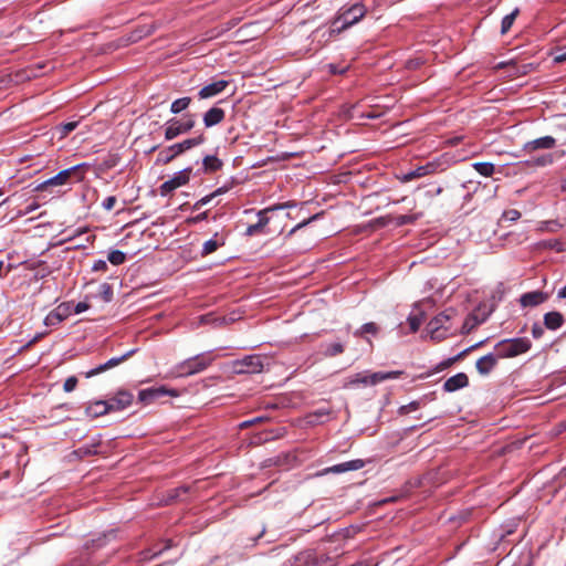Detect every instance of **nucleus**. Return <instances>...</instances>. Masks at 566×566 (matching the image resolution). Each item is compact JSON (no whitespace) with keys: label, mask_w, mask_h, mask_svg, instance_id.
Returning <instances> with one entry per match:
<instances>
[{"label":"nucleus","mask_w":566,"mask_h":566,"mask_svg":"<svg viewBox=\"0 0 566 566\" xmlns=\"http://www.w3.org/2000/svg\"><path fill=\"white\" fill-rule=\"evenodd\" d=\"M165 395L177 396V392L165 386L146 388L139 391L138 399L144 403H150Z\"/></svg>","instance_id":"11"},{"label":"nucleus","mask_w":566,"mask_h":566,"mask_svg":"<svg viewBox=\"0 0 566 566\" xmlns=\"http://www.w3.org/2000/svg\"><path fill=\"white\" fill-rule=\"evenodd\" d=\"M469 385V378L467 374L459 373L450 378H448L443 384V389L448 392H453L455 390L462 389Z\"/></svg>","instance_id":"16"},{"label":"nucleus","mask_w":566,"mask_h":566,"mask_svg":"<svg viewBox=\"0 0 566 566\" xmlns=\"http://www.w3.org/2000/svg\"><path fill=\"white\" fill-rule=\"evenodd\" d=\"M565 60H566V54H560V55L555 56L556 62H563Z\"/></svg>","instance_id":"57"},{"label":"nucleus","mask_w":566,"mask_h":566,"mask_svg":"<svg viewBox=\"0 0 566 566\" xmlns=\"http://www.w3.org/2000/svg\"><path fill=\"white\" fill-rule=\"evenodd\" d=\"M207 217V213L203 212L202 214H200L199 217H197L198 220H201V219H205Z\"/></svg>","instance_id":"60"},{"label":"nucleus","mask_w":566,"mask_h":566,"mask_svg":"<svg viewBox=\"0 0 566 566\" xmlns=\"http://www.w3.org/2000/svg\"><path fill=\"white\" fill-rule=\"evenodd\" d=\"M473 168L482 176L490 177L494 174L495 167L491 163H475Z\"/></svg>","instance_id":"31"},{"label":"nucleus","mask_w":566,"mask_h":566,"mask_svg":"<svg viewBox=\"0 0 566 566\" xmlns=\"http://www.w3.org/2000/svg\"><path fill=\"white\" fill-rule=\"evenodd\" d=\"M214 357L208 355V354H201L197 355L195 357H191L182 363H180L176 367V374L177 376H190L195 375L197 373H200L205 370L208 366L211 365Z\"/></svg>","instance_id":"3"},{"label":"nucleus","mask_w":566,"mask_h":566,"mask_svg":"<svg viewBox=\"0 0 566 566\" xmlns=\"http://www.w3.org/2000/svg\"><path fill=\"white\" fill-rule=\"evenodd\" d=\"M363 467H364L363 460H359V459L352 460V461H347L344 463H339V464L326 468L321 472V475H325L328 473L339 474V473H344L347 471H356V470L361 469Z\"/></svg>","instance_id":"14"},{"label":"nucleus","mask_w":566,"mask_h":566,"mask_svg":"<svg viewBox=\"0 0 566 566\" xmlns=\"http://www.w3.org/2000/svg\"><path fill=\"white\" fill-rule=\"evenodd\" d=\"M319 214H314L312 216L311 218H308L307 220H304L302 222H300L298 224H296L292 230H290V232L287 233V237L294 234L297 230L302 229L303 227L307 226L310 222H312L313 220H316L318 219Z\"/></svg>","instance_id":"41"},{"label":"nucleus","mask_w":566,"mask_h":566,"mask_svg":"<svg viewBox=\"0 0 566 566\" xmlns=\"http://www.w3.org/2000/svg\"><path fill=\"white\" fill-rule=\"evenodd\" d=\"M133 395L129 391L120 390L114 397L107 400L109 411H120L129 407L133 402Z\"/></svg>","instance_id":"13"},{"label":"nucleus","mask_w":566,"mask_h":566,"mask_svg":"<svg viewBox=\"0 0 566 566\" xmlns=\"http://www.w3.org/2000/svg\"><path fill=\"white\" fill-rule=\"evenodd\" d=\"M546 298L547 295L542 291H533L523 294L520 298V302L523 307H532L544 303Z\"/></svg>","instance_id":"19"},{"label":"nucleus","mask_w":566,"mask_h":566,"mask_svg":"<svg viewBox=\"0 0 566 566\" xmlns=\"http://www.w3.org/2000/svg\"><path fill=\"white\" fill-rule=\"evenodd\" d=\"M444 169L443 163L440 160H433L429 161L423 166H420L408 174L403 175L402 181H410L416 178H421L428 175L437 174L439 171H442Z\"/></svg>","instance_id":"8"},{"label":"nucleus","mask_w":566,"mask_h":566,"mask_svg":"<svg viewBox=\"0 0 566 566\" xmlns=\"http://www.w3.org/2000/svg\"><path fill=\"white\" fill-rule=\"evenodd\" d=\"M479 322L475 321L473 317H468L463 324V328L469 332L471 328H473Z\"/></svg>","instance_id":"50"},{"label":"nucleus","mask_w":566,"mask_h":566,"mask_svg":"<svg viewBox=\"0 0 566 566\" xmlns=\"http://www.w3.org/2000/svg\"><path fill=\"white\" fill-rule=\"evenodd\" d=\"M72 313V306L70 303H62L56 306L53 311H51L45 319L44 324L46 326H56L64 319H66Z\"/></svg>","instance_id":"10"},{"label":"nucleus","mask_w":566,"mask_h":566,"mask_svg":"<svg viewBox=\"0 0 566 566\" xmlns=\"http://www.w3.org/2000/svg\"><path fill=\"white\" fill-rule=\"evenodd\" d=\"M419 407H420V402L419 401H411L408 405L401 406L400 409H399V412L401 415H406V413H409L411 411L417 410Z\"/></svg>","instance_id":"43"},{"label":"nucleus","mask_w":566,"mask_h":566,"mask_svg":"<svg viewBox=\"0 0 566 566\" xmlns=\"http://www.w3.org/2000/svg\"><path fill=\"white\" fill-rule=\"evenodd\" d=\"M327 416L326 411H316L314 413L308 415L307 419L310 423H315L319 417Z\"/></svg>","instance_id":"48"},{"label":"nucleus","mask_w":566,"mask_h":566,"mask_svg":"<svg viewBox=\"0 0 566 566\" xmlns=\"http://www.w3.org/2000/svg\"><path fill=\"white\" fill-rule=\"evenodd\" d=\"M285 208H287V203H277V205L268 207V208L263 209L262 211H264V214H265L270 211L281 210V209H285Z\"/></svg>","instance_id":"53"},{"label":"nucleus","mask_w":566,"mask_h":566,"mask_svg":"<svg viewBox=\"0 0 566 566\" xmlns=\"http://www.w3.org/2000/svg\"><path fill=\"white\" fill-rule=\"evenodd\" d=\"M205 140V137L202 135L198 136V137H195V138H189V139H186L181 143H177V146L179 147L181 154L195 146H198L200 144H202Z\"/></svg>","instance_id":"29"},{"label":"nucleus","mask_w":566,"mask_h":566,"mask_svg":"<svg viewBox=\"0 0 566 566\" xmlns=\"http://www.w3.org/2000/svg\"><path fill=\"white\" fill-rule=\"evenodd\" d=\"M43 66L42 65H38L36 67H30L25 71H23V74L21 75V78L22 80H30L32 77H36V76H40L42 73L40 72V70L42 69Z\"/></svg>","instance_id":"36"},{"label":"nucleus","mask_w":566,"mask_h":566,"mask_svg":"<svg viewBox=\"0 0 566 566\" xmlns=\"http://www.w3.org/2000/svg\"><path fill=\"white\" fill-rule=\"evenodd\" d=\"M365 14V7L360 3H356L346 11H344L342 14H339L338 18L334 20V24H338L339 22H342L340 29H343L344 31L345 29L360 21Z\"/></svg>","instance_id":"5"},{"label":"nucleus","mask_w":566,"mask_h":566,"mask_svg":"<svg viewBox=\"0 0 566 566\" xmlns=\"http://www.w3.org/2000/svg\"><path fill=\"white\" fill-rule=\"evenodd\" d=\"M116 203V197L114 196H111V197H107L104 201H103V208L105 210H112L114 208Z\"/></svg>","instance_id":"47"},{"label":"nucleus","mask_w":566,"mask_h":566,"mask_svg":"<svg viewBox=\"0 0 566 566\" xmlns=\"http://www.w3.org/2000/svg\"><path fill=\"white\" fill-rule=\"evenodd\" d=\"M219 243L214 239H210L203 243L201 255L206 256L217 251Z\"/></svg>","instance_id":"34"},{"label":"nucleus","mask_w":566,"mask_h":566,"mask_svg":"<svg viewBox=\"0 0 566 566\" xmlns=\"http://www.w3.org/2000/svg\"><path fill=\"white\" fill-rule=\"evenodd\" d=\"M532 344L526 337L505 339L496 344L495 349L500 357L510 358L530 350Z\"/></svg>","instance_id":"2"},{"label":"nucleus","mask_w":566,"mask_h":566,"mask_svg":"<svg viewBox=\"0 0 566 566\" xmlns=\"http://www.w3.org/2000/svg\"><path fill=\"white\" fill-rule=\"evenodd\" d=\"M88 308H90V305H88L87 303H85V302H80V303H77V304L75 305V307H74V313H75V314H80V313L85 312V311H86V310H88Z\"/></svg>","instance_id":"52"},{"label":"nucleus","mask_w":566,"mask_h":566,"mask_svg":"<svg viewBox=\"0 0 566 566\" xmlns=\"http://www.w3.org/2000/svg\"><path fill=\"white\" fill-rule=\"evenodd\" d=\"M502 218L509 221H516L521 218V212L515 209L506 210Z\"/></svg>","instance_id":"44"},{"label":"nucleus","mask_w":566,"mask_h":566,"mask_svg":"<svg viewBox=\"0 0 566 566\" xmlns=\"http://www.w3.org/2000/svg\"><path fill=\"white\" fill-rule=\"evenodd\" d=\"M533 335H534L535 337H537V336L539 335V334H538V331H536V329L534 328V329H533Z\"/></svg>","instance_id":"61"},{"label":"nucleus","mask_w":566,"mask_h":566,"mask_svg":"<svg viewBox=\"0 0 566 566\" xmlns=\"http://www.w3.org/2000/svg\"><path fill=\"white\" fill-rule=\"evenodd\" d=\"M99 290H101V295H102L103 300L105 302H109L112 300V296H113L112 286L109 284H107V283H103L99 286Z\"/></svg>","instance_id":"39"},{"label":"nucleus","mask_w":566,"mask_h":566,"mask_svg":"<svg viewBox=\"0 0 566 566\" xmlns=\"http://www.w3.org/2000/svg\"><path fill=\"white\" fill-rule=\"evenodd\" d=\"M343 31L340 29V25L332 23V27L329 29H316L313 32V39H317L321 46L326 44L335 34H338Z\"/></svg>","instance_id":"17"},{"label":"nucleus","mask_w":566,"mask_h":566,"mask_svg":"<svg viewBox=\"0 0 566 566\" xmlns=\"http://www.w3.org/2000/svg\"><path fill=\"white\" fill-rule=\"evenodd\" d=\"M260 421H262V418H255V419H253V420H250V421H245V422H243V423L241 424V427H248V426H250V424H253V423H256V422H260Z\"/></svg>","instance_id":"54"},{"label":"nucleus","mask_w":566,"mask_h":566,"mask_svg":"<svg viewBox=\"0 0 566 566\" xmlns=\"http://www.w3.org/2000/svg\"><path fill=\"white\" fill-rule=\"evenodd\" d=\"M560 189H562L563 191H566V178L562 180Z\"/></svg>","instance_id":"58"},{"label":"nucleus","mask_w":566,"mask_h":566,"mask_svg":"<svg viewBox=\"0 0 566 566\" xmlns=\"http://www.w3.org/2000/svg\"><path fill=\"white\" fill-rule=\"evenodd\" d=\"M111 412L109 411V408H108V403H107V400H97V401H94V402H91L87 407H86V413L90 416V417H101L103 415H106Z\"/></svg>","instance_id":"23"},{"label":"nucleus","mask_w":566,"mask_h":566,"mask_svg":"<svg viewBox=\"0 0 566 566\" xmlns=\"http://www.w3.org/2000/svg\"><path fill=\"white\" fill-rule=\"evenodd\" d=\"M549 224H552V226H557V223H556V222H554V221H551V222H549Z\"/></svg>","instance_id":"63"},{"label":"nucleus","mask_w":566,"mask_h":566,"mask_svg":"<svg viewBox=\"0 0 566 566\" xmlns=\"http://www.w3.org/2000/svg\"><path fill=\"white\" fill-rule=\"evenodd\" d=\"M107 260L114 265H120L125 262L126 256L119 250H113L108 253Z\"/></svg>","instance_id":"33"},{"label":"nucleus","mask_w":566,"mask_h":566,"mask_svg":"<svg viewBox=\"0 0 566 566\" xmlns=\"http://www.w3.org/2000/svg\"><path fill=\"white\" fill-rule=\"evenodd\" d=\"M76 126H77L76 122H69V123L63 124L61 126L62 136H66L67 134L73 132L76 128Z\"/></svg>","instance_id":"46"},{"label":"nucleus","mask_w":566,"mask_h":566,"mask_svg":"<svg viewBox=\"0 0 566 566\" xmlns=\"http://www.w3.org/2000/svg\"><path fill=\"white\" fill-rule=\"evenodd\" d=\"M3 268H4V264L2 261H0V277L3 276Z\"/></svg>","instance_id":"59"},{"label":"nucleus","mask_w":566,"mask_h":566,"mask_svg":"<svg viewBox=\"0 0 566 566\" xmlns=\"http://www.w3.org/2000/svg\"><path fill=\"white\" fill-rule=\"evenodd\" d=\"M286 203H287V208H291L294 206L292 202H286Z\"/></svg>","instance_id":"62"},{"label":"nucleus","mask_w":566,"mask_h":566,"mask_svg":"<svg viewBox=\"0 0 566 566\" xmlns=\"http://www.w3.org/2000/svg\"><path fill=\"white\" fill-rule=\"evenodd\" d=\"M329 72L332 74H343L346 72V70L348 69V66H344V67H338L337 65L335 64H329Z\"/></svg>","instance_id":"51"},{"label":"nucleus","mask_w":566,"mask_h":566,"mask_svg":"<svg viewBox=\"0 0 566 566\" xmlns=\"http://www.w3.org/2000/svg\"><path fill=\"white\" fill-rule=\"evenodd\" d=\"M419 218V214H411V216H398L396 218V224L397 226H403L408 223H413Z\"/></svg>","instance_id":"38"},{"label":"nucleus","mask_w":566,"mask_h":566,"mask_svg":"<svg viewBox=\"0 0 566 566\" xmlns=\"http://www.w3.org/2000/svg\"><path fill=\"white\" fill-rule=\"evenodd\" d=\"M231 369L235 374H255L263 369V358L260 355H249L231 363Z\"/></svg>","instance_id":"4"},{"label":"nucleus","mask_w":566,"mask_h":566,"mask_svg":"<svg viewBox=\"0 0 566 566\" xmlns=\"http://www.w3.org/2000/svg\"><path fill=\"white\" fill-rule=\"evenodd\" d=\"M129 354L127 355H124L122 357H118V358H111L109 360H107L105 364H102L99 366H97L96 368H93L91 370H88L87 373H85V377L86 378H92L101 373H104L117 365H119L122 361H124L127 357H128Z\"/></svg>","instance_id":"20"},{"label":"nucleus","mask_w":566,"mask_h":566,"mask_svg":"<svg viewBox=\"0 0 566 566\" xmlns=\"http://www.w3.org/2000/svg\"><path fill=\"white\" fill-rule=\"evenodd\" d=\"M344 352V347L340 343H333L326 346L324 354L326 356H336L338 354H342Z\"/></svg>","instance_id":"35"},{"label":"nucleus","mask_w":566,"mask_h":566,"mask_svg":"<svg viewBox=\"0 0 566 566\" xmlns=\"http://www.w3.org/2000/svg\"><path fill=\"white\" fill-rule=\"evenodd\" d=\"M190 102H191L190 97H181V98L176 99L171 104V107H170L171 113H174V114L180 113L181 111L186 109L189 106Z\"/></svg>","instance_id":"32"},{"label":"nucleus","mask_w":566,"mask_h":566,"mask_svg":"<svg viewBox=\"0 0 566 566\" xmlns=\"http://www.w3.org/2000/svg\"><path fill=\"white\" fill-rule=\"evenodd\" d=\"M378 332V326L375 323H366L361 326L359 331L355 332V335L360 334H376Z\"/></svg>","instance_id":"37"},{"label":"nucleus","mask_w":566,"mask_h":566,"mask_svg":"<svg viewBox=\"0 0 566 566\" xmlns=\"http://www.w3.org/2000/svg\"><path fill=\"white\" fill-rule=\"evenodd\" d=\"M206 172H214L222 167V161L216 156H206L202 160Z\"/></svg>","instance_id":"27"},{"label":"nucleus","mask_w":566,"mask_h":566,"mask_svg":"<svg viewBox=\"0 0 566 566\" xmlns=\"http://www.w3.org/2000/svg\"><path fill=\"white\" fill-rule=\"evenodd\" d=\"M228 85L229 82L224 80H220L211 84H208L199 91V97L203 99L216 96L223 92Z\"/></svg>","instance_id":"18"},{"label":"nucleus","mask_w":566,"mask_h":566,"mask_svg":"<svg viewBox=\"0 0 566 566\" xmlns=\"http://www.w3.org/2000/svg\"><path fill=\"white\" fill-rule=\"evenodd\" d=\"M557 296H558L559 298H566V285H565L563 289H560V290L558 291Z\"/></svg>","instance_id":"56"},{"label":"nucleus","mask_w":566,"mask_h":566,"mask_svg":"<svg viewBox=\"0 0 566 566\" xmlns=\"http://www.w3.org/2000/svg\"><path fill=\"white\" fill-rule=\"evenodd\" d=\"M408 322H409V325H410V329L411 332H417L419 329V327L421 326L422 324V318L420 316H409L408 318Z\"/></svg>","instance_id":"42"},{"label":"nucleus","mask_w":566,"mask_h":566,"mask_svg":"<svg viewBox=\"0 0 566 566\" xmlns=\"http://www.w3.org/2000/svg\"><path fill=\"white\" fill-rule=\"evenodd\" d=\"M80 166H74L69 169H64L60 171L57 175H55L52 178H49L48 180L39 184L34 189L36 191H43L48 189L49 187H57L63 186L67 184L73 175L77 171Z\"/></svg>","instance_id":"9"},{"label":"nucleus","mask_w":566,"mask_h":566,"mask_svg":"<svg viewBox=\"0 0 566 566\" xmlns=\"http://www.w3.org/2000/svg\"><path fill=\"white\" fill-rule=\"evenodd\" d=\"M222 192V189H218L217 191H214L213 193L209 195V196H206L203 198H201L196 205H195V209H199L200 207H202L203 205H207L213 197H216L217 195L221 193Z\"/></svg>","instance_id":"45"},{"label":"nucleus","mask_w":566,"mask_h":566,"mask_svg":"<svg viewBox=\"0 0 566 566\" xmlns=\"http://www.w3.org/2000/svg\"><path fill=\"white\" fill-rule=\"evenodd\" d=\"M224 111L219 107H212L210 108L205 115H203V123L206 127H212L214 125H218L224 119Z\"/></svg>","instance_id":"21"},{"label":"nucleus","mask_w":566,"mask_h":566,"mask_svg":"<svg viewBox=\"0 0 566 566\" xmlns=\"http://www.w3.org/2000/svg\"><path fill=\"white\" fill-rule=\"evenodd\" d=\"M554 163V156L552 154H545L539 157L533 158L532 160H528L527 164L530 166H536V167H545L548 165H552Z\"/></svg>","instance_id":"30"},{"label":"nucleus","mask_w":566,"mask_h":566,"mask_svg":"<svg viewBox=\"0 0 566 566\" xmlns=\"http://www.w3.org/2000/svg\"><path fill=\"white\" fill-rule=\"evenodd\" d=\"M107 263L104 260H98L93 264V271H106Z\"/></svg>","instance_id":"49"},{"label":"nucleus","mask_w":566,"mask_h":566,"mask_svg":"<svg viewBox=\"0 0 566 566\" xmlns=\"http://www.w3.org/2000/svg\"><path fill=\"white\" fill-rule=\"evenodd\" d=\"M518 12H520L518 9H515L513 12H511L510 14L505 15L502 19V23H501V33L502 34H505L510 31L516 17L518 15Z\"/></svg>","instance_id":"28"},{"label":"nucleus","mask_w":566,"mask_h":566,"mask_svg":"<svg viewBox=\"0 0 566 566\" xmlns=\"http://www.w3.org/2000/svg\"><path fill=\"white\" fill-rule=\"evenodd\" d=\"M556 140L552 136H544L531 142H527L523 149L526 153H532L537 149H551L555 146Z\"/></svg>","instance_id":"15"},{"label":"nucleus","mask_w":566,"mask_h":566,"mask_svg":"<svg viewBox=\"0 0 566 566\" xmlns=\"http://www.w3.org/2000/svg\"><path fill=\"white\" fill-rule=\"evenodd\" d=\"M449 319L450 317L447 314L441 313L428 323L427 332L430 334L432 339L441 340L447 337V334L451 328L450 325H448Z\"/></svg>","instance_id":"6"},{"label":"nucleus","mask_w":566,"mask_h":566,"mask_svg":"<svg viewBox=\"0 0 566 566\" xmlns=\"http://www.w3.org/2000/svg\"><path fill=\"white\" fill-rule=\"evenodd\" d=\"M180 154H181V151H180L179 147L177 146V144H174V145L163 149L161 151H159V154L157 156V163L161 164V165H167L168 163H170L172 159H175Z\"/></svg>","instance_id":"22"},{"label":"nucleus","mask_w":566,"mask_h":566,"mask_svg":"<svg viewBox=\"0 0 566 566\" xmlns=\"http://www.w3.org/2000/svg\"><path fill=\"white\" fill-rule=\"evenodd\" d=\"M77 385V378L75 376L69 377L63 385V389L66 392H71L76 388Z\"/></svg>","instance_id":"40"},{"label":"nucleus","mask_w":566,"mask_h":566,"mask_svg":"<svg viewBox=\"0 0 566 566\" xmlns=\"http://www.w3.org/2000/svg\"><path fill=\"white\" fill-rule=\"evenodd\" d=\"M191 168L176 172L169 180L160 186V195L167 196L179 187L187 185L190 180Z\"/></svg>","instance_id":"7"},{"label":"nucleus","mask_w":566,"mask_h":566,"mask_svg":"<svg viewBox=\"0 0 566 566\" xmlns=\"http://www.w3.org/2000/svg\"><path fill=\"white\" fill-rule=\"evenodd\" d=\"M402 375V371H377V373H358L353 376L346 378L344 382V388H356V387H367L375 386L381 381L388 379H397Z\"/></svg>","instance_id":"1"},{"label":"nucleus","mask_w":566,"mask_h":566,"mask_svg":"<svg viewBox=\"0 0 566 566\" xmlns=\"http://www.w3.org/2000/svg\"><path fill=\"white\" fill-rule=\"evenodd\" d=\"M195 126V120L192 118L187 119L186 122L171 120L165 130V138L167 140H171L179 136L180 134L189 132Z\"/></svg>","instance_id":"12"},{"label":"nucleus","mask_w":566,"mask_h":566,"mask_svg":"<svg viewBox=\"0 0 566 566\" xmlns=\"http://www.w3.org/2000/svg\"><path fill=\"white\" fill-rule=\"evenodd\" d=\"M564 323V317L559 312H549L544 316V324L548 329L555 331Z\"/></svg>","instance_id":"26"},{"label":"nucleus","mask_w":566,"mask_h":566,"mask_svg":"<svg viewBox=\"0 0 566 566\" xmlns=\"http://www.w3.org/2000/svg\"><path fill=\"white\" fill-rule=\"evenodd\" d=\"M187 491H188V489H187V488L176 489V490H175V495H174V497H180V493H181V492H182V493H186Z\"/></svg>","instance_id":"55"},{"label":"nucleus","mask_w":566,"mask_h":566,"mask_svg":"<svg viewBox=\"0 0 566 566\" xmlns=\"http://www.w3.org/2000/svg\"><path fill=\"white\" fill-rule=\"evenodd\" d=\"M496 363V358L492 354H489L478 359L475 366L481 375H488L494 368Z\"/></svg>","instance_id":"24"},{"label":"nucleus","mask_w":566,"mask_h":566,"mask_svg":"<svg viewBox=\"0 0 566 566\" xmlns=\"http://www.w3.org/2000/svg\"><path fill=\"white\" fill-rule=\"evenodd\" d=\"M259 221L255 224H251L247 228L245 234L248 237L255 235L258 233L263 232V229L269 224L270 219L265 217L264 211H259Z\"/></svg>","instance_id":"25"}]
</instances>
